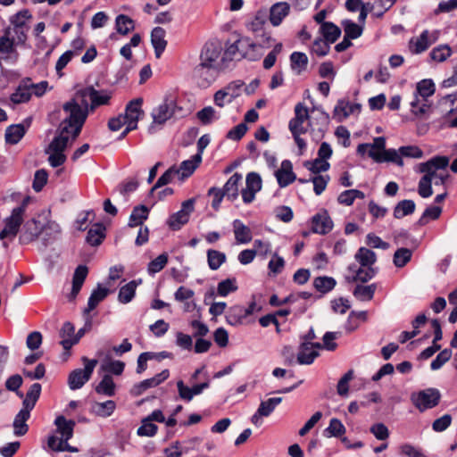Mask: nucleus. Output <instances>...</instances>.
I'll list each match as a JSON object with an SVG mask.
<instances>
[{
  "label": "nucleus",
  "mask_w": 457,
  "mask_h": 457,
  "mask_svg": "<svg viewBox=\"0 0 457 457\" xmlns=\"http://www.w3.org/2000/svg\"><path fill=\"white\" fill-rule=\"evenodd\" d=\"M365 194L358 189H348L343 191L337 197V202L340 204L350 206L353 204L355 199H363Z\"/></svg>",
  "instance_id": "49"
},
{
  "label": "nucleus",
  "mask_w": 457,
  "mask_h": 457,
  "mask_svg": "<svg viewBox=\"0 0 457 457\" xmlns=\"http://www.w3.org/2000/svg\"><path fill=\"white\" fill-rule=\"evenodd\" d=\"M249 316V311H245L242 305H234L226 313V321L232 326L242 324L243 320Z\"/></svg>",
  "instance_id": "30"
},
{
  "label": "nucleus",
  "mask_w": 457,
  "mask_h": 457,
  "mask_svg": "<svg viewBox=\"0 0 457 457\" xmlns=\"http://www.w3.org/2000/svg\"><path fill=\"white\" fill-rule=\"evenodd\" d=\"M27 128L21 123L10 125L5 129V142L10 145H16L25 136Z\"/></svg>",
  "instance_id": "27"
},
{
  "label": "nucleus",
  "mask_w": 457,
  "mask_h": 457,
  "mask_svg": "<svg viewBox=\"0 0 457 457\" xmlns=\"http://www.w3.org/2000/svg\"><path fill=\"white\" fill-rule=\"evenodd\" d=\"M54 425L62 439L70 440L73 436L74 427L76 425L74 420H67L64 416L60 415L56 417Z\"/></svg>",
  "instance_id": "25"
},
{
  "label": "nucleus",
  "mask_w": 457,
  "mask_h": 457,
  "mask_svg": "<svg viewBox=\"0 0 457 457\" xmlns=\"http://www.w3.org/2000/svg\"><path fill=\"white\" fill-rule=\"evenodd\" d=\"M436 92V85L431 79H424L416 84L414 99L411 102V112L416 117H422L430 110L432 104L428 97Z\"/></svg>",
  "instance_id": "2"
},
{
  "label": "nucleus",
  "mask_w": 457,
  "mask_h": 457,
  "mask_svg": "<svg viewBox=\"0 0 457 457\" xmlns=\"http://www.w3.org/2000/svg\"><path fill=\"white\" fill-rule=\"evenodd\" d=\"M80 96L83 99H86L87 96L89 97L91 104L90 109L94 110L100 105L108 104L111 99V94L106 91H98L94 87L90 86L82 90H79L77 93V96Z\"/></svg>",
  "instance_id": "11"
},
{
  "label": "nucleus",
  "mask_w": 457,
  "mask_h": 457,
  "mask_svg": "<svg viewBox=\"0 0 457 457\" xmlns=\"http://www.w3.org/2000/svg\"><path fill=\"white\" fill-rule=\"evenodd\" d=\"M4 227L0 232V239L10 238L12 240L18 234L23 222V214L21 208H13L11 215L4 220Z\"/></svg>",
  "instance_id": "7"
},
{
  "label": "nucleus",
  "mask_w": 457,
  "mask_h": 457,
  "mask_svg": "<svg viewBox=\"0 0 457 457\" xmlns=\"http://www.w3.org/2000/svg\"><path fill=\"white\" fill-rule=\"evenodd\" d=\"M416 204L413 200L404 199L400 201L394 208V217L402 219L407 215H411L415 212Z\"/></svg>",
  "instance_id": "37"
},
{
  "label": "nucleus",
  "mask_w": 457,
  "mask_h": 457,
  "mask_svg": "<svg viewBox=\"0 0 457 457\" xmlns=\"http://www.w3.org/2000/svg\"><path fill=\"white\" fill-rule=\"evenodd\" d=\"M337 285V281L334 278L328 276H320L314 278L313 287L321 294H328L332 291Z\"/></svg>",
  "instance_id": "39"
},
{
  "label": "nucleus",
  "mask_w": 457,
  "mask_h": 457,
  "mask_svg": "<svg viewBox=\"0 0 457 457\" xmlns=\"http://www.w3.org/2000/svg\"><path fill=\"white\" fill-rule=\"evenodd\" d=\"M148 208L144 204H140L138 206L134 207L129 216V226L136 227L142 225L144 220H145L148 218Z\"/></svg>",
  "instance_id": "40"
},
{
  "label": "nucleus",
  "mask_w": 457,
  "mask_h": 457,
  "mask_svg": "<svg viewBox=\"0 0 457 457\" xmlns=\"http://www.w3.org/2000/svg\"><path fill=\"white\" fill-rule=\"evenodd\" d=\"M30 78H26L21 80L15 91L11 95L10 100L15 104L27 103L30 100L32 92L29 91L28 82H30Z\"/></svg>",
  "instance_id": "22"
},
{
  "label": "nucleus",
  "mask_w": 457,
  "mask_h": 457,
  "mask_svg": "<svg viewBox=\"0 0 457 457\" xmlns=\"http://www.w3.org/2000/svg\"><path fill=\"white\" fill-rule=\"evenodd\" d=\"M69 133H62V129H59V135L55 136L53 140L50 142L46 149L45 150L46 154H50V152H57L63 153L66 149L69 142Z\"/></svg>",
  "instance_id": "35"
},
{
  "label": "nucleus",
  "mask_w": 457,
  "mask_h": 457,
  "mask_svg": "<svg viewBox=\"0 0 457 457\" xmlns=\"http://www.w3.org/2000/svg\"><path fill=\"white\" fill-rule=\"evenodd\" d=\"M22 383H23L22 377L19 374H14V375L10 376L6 379L4 386L8 391L14 392L17 396H19L20 398H23L24 397L23 393L19 390L20 387L21 386Z\"/></svg>",
  "instance_id": "58"
},
{
  "label": "nucleus",
  "mask_w": 457,
  "mask_h": 457,
  "mask_svg": "<svg viewBox=\"0 0 457 457\" xmlns=\"http://www.w3.org/2000/svg\"><path fill=\"white\" fill-rule=\"evenodd\" d=\"M179 170H178V168H176V166H171L170 168H169L156 181V183L154 184V186L152 187L151 189V192L156 190L157 188H160L163 186H166L168 185L169 183H170L174 177L176 175H179Z\"/></svg>",
  "instance_id": "57"
},
{
  "label": "nucleus",
  "mask_w": 457,
  "mask_h": 457,
  "mask_svg": "<svg viewBox=\"0 0 457 457\" xmlns=\"http://www.w3.org/2000/svg\"><path fill=\"white\" fill-rule=\"evenodd\" d=\"M32 18L30 12L28 9H23L10 18V22L13 28H29L27 21Z\"/></svg>",
  "instance_id": "56"
},
{
  "label": "nucleus",
  "mask_w": 457,
  "mask_h": 457,
  "mask_svg": "<svg viewBox=\"0 0 457 457\" xmlns=\"http://www.w3.org/2000/svg\"><path fill=\"white\" fill-rule=\"evenodd\" d=\"M220 67L199 62L193 70V78L200 87H210L218 77Z\"/></svg>",
  "instance_id": "5"
},
{
  "label": "nucleus",
  "mask_w": 457,
  "mask_h": 457,
  "mask_svg": "<svg viewBox=\"0 0 457 457\" xmlns=\"http://www.w3.org/2000/svg\"><path fill=\"white\" fill-rule=\"evenodd\" d=\"M207 262L212 270H217L226 262V254L220 251L209 249L207 250Z\"/></svg>",
  "instance_id": "46"
},
{
  "label": "nucleus",
  "mask_w": 457,
  "mask_h": 457,
  "mask_svg": "<svg viewBox=\"0 0 457 457\" xmlns=\"http://www.w3.org/2000/svg\"><path fill=\"white\" fill-rule=\"evenodd\" d=\"M242 180L240 173H234L221 188L227 199L233 202L238 197L239 183Z\"/></svg>",
  "instance_id": "23"
},
{
  "label": "nucleus",
  "mask_w": 457,
  "mask_h": 457,
  "mask_svg": "<svg viewBox=\"0 0 457 457\" xmlns=\"http://www.w3.org/2000/svg\"><path fill=\"white\" fill-rule=\"evenodd\" d=\"M237 288V279L235 278H228L218 284L217 294L220 296L225 297L228 294L236 292Z\"/></svg>",
  "instance_id": "55"
},
{
  "label": "nucleus",
  "mask_w": 457,
  "mask_h": 457,
  "mask_svg": "<svg viewBox=\"0 0 457 457\" xmlns=\"http://www.w3.org/2000/svg\"><path fill=\"white\" fill-rule=\"evenodd\" d=\"M309 118L308 108L303 103L296 104L295 106V117L288 123L290 132L292 134H305L307 129L303 127V122L309 120Z\"/></svg>",
  "instance_id": "9"
},
{
  "label": "nucleus",
  "mask_w": 457,
  "mask_h": 457,
  "mask_svg": "<svg viewBox=\"0 0 457 457\" xmlns=\"http://www.w3.org/2000/svg\"><path fill=\"white\" fill-rule=\"evenodd\" d=\"M452 55V48L447 44L439 45L432 49L429 54L433 61L442 62L447 60Z\"/></svg>",
  "instance_id": "54"
},
{
  "label": "nucleus",
  "mask_w": 457,
  "mask_h": 457,
  "mask_svg": "<svg viewBox=\"0 0 457 457\" xmlns=\"http://www.w3.org/2000/svg\"><path fill=\"white\" fill-rule=\"evenodd\" d=\"M354 258L361 267H371L377 261L375 252L366 247H360L356 252Z\"/></svg>",
  "instance_id": "36"
},
{
  "label": "nucleus",
  "mask_w": 457,
  "mask_h": 457,
  "mask_svg": "<svg viewBox=\"0 0 457 457\" xmlns=\"http://www.w3.org/2000/svg\"><path fill=\"white\" fill-rule=\"evenodd\" d=\"M411 256L412 251L411 249L398 248L394 253L393 262L395 267L403 268L411 261Z\"/></svg>",
  "instance_id": "52"
},
{
  "label": "nucleus",
  "mask_w": 457,
  "mask_h": 457,
  "mask_svg": "<svg viewBox=\"0 0 457 457\" xmlns=\"http://www.w3.org/2000/svg\"><path fill=\"white\" fill-rule=\"evenodd\" d=\"M104 237L105 227L101 223H96L87 231L86 242L92 246H97L102 244Z\"/></svg>",
  "instance_id": "33"
},
{
  "label": "nucleus",
  "mask_w": 457,
  "mask_h": 457,
  "mask_svg": "<svg viewBox=\"0 0 457 457\" xmlns=\"http://www.w3.org/2000/svg\"><path fill=\"white\" fill-rule=\"evenodd\" d=\"M95 406L96 413L100 417L105 418L111 416L113 413L116 408V403L112 400H107L104 403H96Z\"/></svg>",
  "instance_id": "64"
},
{
  "label": "nucleus",
  "mask_w": 457,
  "mask_h": 457,
  "mask_svg": "<svg viewBox=\"0 0 457 457\" xmlns=\"http://www.w3.org/2000/svg\"><path fill=\"white\" fill-rule=\"evenodd\" d=\"M311 222L312 231L316 234L326 235L333 228V221L326 210L312 216Z\"/></svg>",
  "instance_id": "14"
},
{
  "label": "nucleus",
  "mask_w": 457,
  "mask_h": 457,
  "mask_svg": "<svg viewBox=\"0 0 457 457\" xmlns=\"http://www.w3.org/2000/svg\"><path fill=\"white\" fill-rule=\"evenodd\" d=\"M290 5L287 2H278L271 5L270 9V21L277 27L280 25L283 20L289 14Z\"/></svg>",
  "instance_id": "18"
},
{
  "label": "nucleus",
  "mask_w": 457,
  "mask_h": 457,
  "mask_svg": "<svg viewBox=\"0 0 457 457\" xmlns=\"http://www.w3.org/2000/svg\"><path fill=\"white\" fill-rule=\"evenodd\" d=\"M376 289V284H370L368 286L357 285L353 291V295L359 301H370L374 297Z\"/></svg>",
  "instance_id": "43"
},
{
  "label": "nucleus",
  "mask_w": 457,
  "mask_h": 457,
  "mask_svg": "<svg viewBox=\"0 0 457 457\" xmlns=\"http://www.w3.org/2000/svg\"><path fill=\"white\" fill-rule=\"evenodd\" d=\"M30 418V411L21 408L19 412L15 415L12 428L13 434L16 436H22L29 431V425L27 424L28 420Z\"/></svg>",
  "instance_id": "20"
},
{
  "label": "nucleus",
  "mask_w": 457,
  "mask_h": 457,
  "mask_svg": "<svg viewBox=\"0 0 457 457\" xmlns=\"http://www.w3.org/2000/svg\"><path fill=\"white\" fill-rule=\"evenodd\" d=\"M202 162V157L200 154H195L193 156L191 160L183 161L180 163V166L178 170H179V173L181 179H184L186 178L190 177L195 169L198 167L199 163Z\"/></svg>",
  "instance_id": "38"
},
{
  "label": "nucleus",
  "mask_w": 457,
  "mask_h": 457,
  "mask_svg": "<svg viewBox=\"0 0 457 457\" xmlns=\"http://www.w3.org/2000/svg\"><path fill=\"white\" fill-rule=\"evenodd\" d=\"M376 275V270L372 267L363 269L362 267L358 268L355 270V275L352 278H346L348 282L361 281L362 283L368 282L373 278Z\"/></svg>",
  "instance_id": "53"
},
{
  "label": "nucleus",
  "mask_w": 457,
  "mask_h": 457,
  "mask_svg": "<svg viewBox=\"0 0 457 457\" xmlns=\"http://www.w3.org/2000/svg\"><path fill=\"white\" fill-rule=\"evenodd\" d=\"M136 280H131L119 290L118 300L121 303H129L132 301L136 294V288L137 287Z\"/></svg>",
  "instance_id": "45"
},
{
  "label": "nucleus",
  "mask_w": 457,
  "mask_h": 457,
  "mask_svg": "<svg viewBox=\"0 0 457 457\" xmlns=\"http://www.w3.org/2000/svg\"><path fill=\"white\" fill-rule=\"evenodd\" d=\"M77 97L63 104L62 110L67 117L59 126L62 133H71L72 139L79 137L88 115L87 101L81 98V103H79Z\"/></svg>",
  "instance_id": "1"
},
{
  "label": "nucleus",
  "mask_w": 457,
  "mask_h": 457,
  "mask_svg": "<svg viewBox=\"0 0 457 457\" xmlns=\"http://www.w3.org/2000/svg\"><path fill=\"white\" fill-rule=\"evenodd\" d=\"M165 35L166 31L162 27H155L151 32V43L156 58H160L166 48L167 41L165 40Z\"/></svg>",
  "instance_id": "21"
},
{
  "label": "nucleus",
  "mask_w": 457,
  "mask_h": 457,
  "mask_svg": "<svg viewBox=\"0 0 457 457\" xmlns=\"http://www.w3.org/2000/svg\"><path fill=\"white\" fill-rule=\"evenodd\" d=\"M308 345L309 344L307 342H302L299 345L297 363L301 365H311L320 355L318 351L312 350Z\"/></svg>",
  "instance_id": "28"
},
{
  "label": "nucleus",
  "mask_w": 457,
  "mask_h": 457,
  "mask_svg": "<svg viewBox=\"0 0 457 457\" xmlns=\"http://www.w3.org/2000/svg\"><path fill=\"white\" fill-rule=\"evenodd\" d=\"M195 202L194 198L184 201L181 204V209L170 216L167 225L170 229L174 231L179 230L182 226L188 222L190 214L195 210Z\"/></svg>",
  "instance_id": "6"
},
{
  "label": "nucleus",
  "mask_w": 457,
  "mask_h": 457,
  "mask_svg": "<svg viewBox=\"0 0 457 457\" xmlns=\"http://www.w3.org/2000/svg\"><path fill=\"white\" fill-rule=\"evenodd\" d=\"M115 29L120 35H127L135 29V21L125 14H119L115 19Z\"/></svg>",
  "instance_id": "41"
},
{
  "label": "nucleus",
  "mask_w": 457,
  "mask_h": 457,
  "mask_svg": "<svg viewBox=\"0 0 457 457\" xmlns=\"http://www.w3.org/2000/svg\"><path fill=\"white\" fill-rule=\"evenodd\" d=\"M282 402V397H272L262 401L259 405V414L268 417L275 408Z\"/></svg>",
  "instance_id": "59"
},
{
  "label": "nucleus",
  "mask_w": 457,
  "mask_h": 457,
  "mask_svg": "<svg viewBox=\"0 0 457 457\" xmlns=\"http://www.w3.org/2000/svg\"><path fill=\"white\" fill-rule=\"evenodd\" d=\"M409 46L412 54H419L425 52L431 46L429 30L425 29L417 38L412 37L410 40Z\"/></svg>",
  "instance_id": "26"
},
{
  "label": "nucleus",
  "mask_w": 457,
  "mask_h": 457,
  "mask_svg": "<svg viewBox=\"0 0 457 457\" xmlns=\"http://www.w3.org/2000/svg\"><path fill=\"white\" fill-rule=\"evenodd\" d=\"M41 390L42 386L39 383L32 384L22 401V408L31 411L40 397Z\"/></svg>",
  "instance_id": "32"
},
{
  "label": "nucleus",
  "mask_w": 457,
  "mask_h": 457,
  "mask_svg": "<svg viewBox=\"0 0 457 457\" xmlns=\"http://www.w3.org/2000/svg\"><path fill=\"white\" fill-rule=\"evenodd\" d=\"M432 179H430L429 175H423V177L420 179L418 185V193L422 198H428L432 195Z\"/></svg>",
  "instance_id": "63"
},
{
  "label": "nucleus",
  "mask_w": 457,
  "mask_h": 457,
  "mask_svg": "<svg viewBox=\"0 0 457 457\" xmlns=\"http://www.w3.org/2000/svg\"><path fill=\"white\" fill-rule=\"evenodd\" d=\"M168 262V254L163 253L158 255L155 259L152 260L147 266V271L149 274L154 275L160 272Z\"/></svg>",
  "instance_id": "60"
},
{
  "label": "nucleus",
  "mask_w": 457,
  "mask_h": 457,
  "mask_svg": "<svg viewBox=\"0 0 457 457\" xmlns=\"http://www.w3.org/2000/svg\"><path fill=\"white\" fill-rule=\"evenodd\" d=\"M320 32L323 36V39L330 44L335 43L341 36V29L333 22L322 23L320 27Z\"/></svg>",
  "instance_id": "34"
},
{
  "label": "nucleus",
  "mask_w": 457,
  "mask_h": 457,
  "mask_svg": "<svg viewBox=\"0 0 457 457\" xmlns=\"http://www.w3.org/2000/svg\"><path fill=\"white\" fill-rule=\"evenodd\" d=\"M222 52L221 43L218 40H211L204 44L200 54V62L214 64L220 67L218 60Z\"/></svg>",
  "instance_id": "8"
},
{
  "label": "nucleus",
  "mask_w": 457,
  "mask_h": 457,
  "mask_svg": "<svg viewBox=\"0 0 457 457\" xmlns=\"http://www.w3.org/2000/svg\"><path fill=\"white\" fill-rule=\"evenodd\" d=\"M88 274V268L86 265L80 264L79 265L73 273L72 277V287L71 292L69 295V299L71 301L74 300L79 295L81 287L87 278Z\"/></svg>",
  "instance_id": "17"
},
{
  "label": "nucleus",
  "mask_w": 457,
  "mask_h": 457,
  "mask_svg": "<svg viewBox=\"0 0 457 457\" xmlns=\"http://www.w3.org/2000/svg\"><path fill=\"white\" fill-rule=\"evenodd\" d=\"M196 117L204 125H209L214 120L219 119V116H216V111L212 106H206L198 111Z\"/></svg>",
  "instance_id": "61"
},
{
  "label": "nucleus",
  "mask_w": 457,
  "mask_h": 457,
  "mask_svg": "<svg viewBox=\"0 0 457 457\" xmlns=\"http://www.w3.org/2000/svg\"><path fill=\"white\" fill-rule=\"evenodd\" d=\"M96 392L106 396H113L115 395V384L112 378L106 374L96 386Z\"/></svg>",
  "instance_id": "48"
},
{
  "label": "nucleus",
  "mask_w": 457,
  "mask_h": 457,
  "mask_svg": "<svg viewBox=\"0 0 457 457\" xmlns=\"http://www.w3.org/2000/svg\"><path fill=\"white\" fill-rule=\"evenodd\" d=\"M43 230V224L36 218L27 220L21 231L19 242L21 245H28L35 241Z\"/></svg>",
  "instance_id": "10"
},
{
  "label": "nucleus",
  "mask_w": 457,
  "mask_h": 457,
  "mask_svg": "<svg viewBox=\"0 0 457 457\" xmlns=\"http://www.w3.org/2000/svg\"><path fill=\"white\" fill-rule=\"evenodd\" d=\"M143 100L142 98H136L130 101L125 109V113L123 118L129 120H139L140 116L144 114V112L141 109Z\"/></svg>",
  "instance_id": "44"
},
{
  "label": "nucleus",
  "mask_w": 457,
  "mask_h": 457,
  "mask_svg": "<svg viewBox=\"0 0 457 457\" xmlns=\"http://www.w3.org/2000/svg\"><path fill=\"white\" fill-rule=\"evenodd\" d=\"M61 233L60 225L53 220L48 221L46 224H43L42 241L45 246L53 244L59 237Z\"/></svg>",
  "instance_id": "24"
},
{
  "label": "nucleus",
  "mask_w": 457,
  "mask_h": 457,
  "mask_svg": "<svg viewBox=\"0 0 457 457\" xmlns=\"http://www.w3.org/2000/svg\"><path fill=\"white\" fill-rule=\"evenodd\" d=\"M345 427L342 421L337 418H332L328 427L324 430V435L327 437H341L345 434Z\"/></svg>",
  "instance_id": "50"
},
{
  "label": "nucleus",
  "mask_w": 457,
  "mask_h": 457,
  "mask_svg": "<svg viewBox=\"0 0 457 457\" xmlns=\"http://www.w3.org/2000/svg\"><path fill=\"white\" fill-rule=\"evenodd\" d=\"M368 156L377 163L393 162L399 167H403L404 164L399 149L389 148L386 149L384 152L369 151Z\"/></svg>",
  "instance_id": "13"
},
{
  "label": "nucleus",
  "mask_w": 457,
  "mask_h": 457,
  "mask_svg": "<svg viewBox=\"0 0 457 457\" xmlns=\"http://www.w3.org/2000/svg\"><path fill=\"white\" fill-rule=\"evenodd\" d=\"M240 47V58H245L250 61H256L260 58L261 54L256 53L257 44L251 40L248 37H242L237 40Z\"/></svg>",
  "instance_id": "16"
},
{
  "label": "nucleus",
  "mask_w": 457,
  "mask_h": 457,
  "mask_svg": "<svg viewBox=\"0 0 457 457\" xmlns=\"http://www.w3.org/2000/svg\"><path fill=\"white\" fill-rule=\"evenodd\" d=\"M308 65V56L302 52H293L290 55V66L297 74L305 71Z\"/></svg>",
  "instance_id": "42"
},
{
  "label": "nucleus",
  "mask_w": 457,
  "mask_h": 457,
  "mask_svg": "<svg viewBox=\"0 0 457 457\" xmlns=\"http://www.w3.org/2000/svg\"><path fill=\"white\" fill-rule=\"evenodd\" d=\"M15 38L9 37V29L4 35L0 37V53L6 54L5 60H12L15 62L18 60L19 53L15 49Z\"/></svg>",
  "instance_id": "19"
},
{
  "label": "nucleus",
  "mask_w": 457,
  "mask_h": 457,
  "mask_svg": "<svg viewBox=\"0 0 457 457\" xmlns=\"http://www.w3.org/2000/svg\"><path fill=\"white\" fill-rule=\"evenodd\" d=\"M232 226L235 238L238 244H247L252 240L253 237L250 228L245 225L240 220H235Z\"/></svg>",
  "instance_id": "29"
},
{
  "label": "nucleus",
  "mask_w": 457,
  "mask_h": 457,
  "mask_svg": "<svg viewBox=\"0 0 457 457\" xmlns=\"http://www.w3.org/2000/svg\"><path fill=\"white\" fill-rule=\"evenodd\" d=\"M109 289L106 287H103L101 284L97 285V287L95 288L87 301V307L85 309L84 312L88 314L91 311H93L102 301H104L109 294Z\"/></svg>",
  "instance_id": "31"
},
{
  "label": "nucleus",
  "mask_w": 457,
  "mask_h": 457,
  "mask_svg": "<svg viewBox=\"0 0 457 457\" xmlns=\"http://www.w3.org/2000/svg\"><path fill=\"white\" fill-rule=\"evenodd\" d=\"M453 352L449 348L442 350L436 357L431 361L430 368L432 370L441 369L452 357Z\"/></svg>",
  "instance_id": "62"
},
{
  "label": "nucleus",
  "mask_w": 457,
  "mask_h": 457,
  "mask_svg": "<svg viewBox=\"0 0 457 457\" xmlns=\"http://www.w3.org/2000/svg\"><path fill=\"white\" fill-rule=\"evenodd\" d=\"M82 361L85 364L84 369H76L72 370L68 378V384L71 390L81 388L91 378L95 367L98 361L96 359H88L82 357Z\"/></svg>",
  "instance_id": "4"
},
{
  "label": "nucleus",
  "mask_w": 457,
  "mask_h": 457,
  "mask_svg": "<svg viewBox=\"0 0 457 457\" xmlns=\"http://www.w3.org/2000/svg\"><path fill=\"white\" fill-rule=\"evenodd\" d=\"M275 177L280 187H286L296 180L292 162L289 160H284L280 168L275 171Z\"/></svg>",
  "instance_id": "15"
},
{
  "label": "nucleus",
  "mask_w": 457,
  "mask_h": 457,
  "mask_svg": "<svg viewBox=\"0 0 457 457\" xmlns=\"http://www.w3.org/2000/svg\"><path fill=\"white\" fill-rule=\"evenodd\" d=\"M266 25V15L262 12H258L254 18L247 23L246 27L248 30L253 32L255 34V37H257V34H261L265 29Z\"/></svg>",
  "instance_id": "51"
},
{
  "label": "nucleus",
  "mask_w": 457,
  "mask_h": 457,
  "mask_svg": "<svg viewBox=\"0 0 457 457\" xmlns=\"http://www.w3.org/2000/svg\"><path fill=\"white\" fill-rule=\"evenodd\" d=\"M178 108L173 99H165L157 108L154 109L152 112L153 122L156 124H163L170 119L176 112Z\"/></svg>",
  "instance_id": "12"
},
{
  "label": "nucleus",
  "mask_w": 457,
  "mask_h": 457,
  "mask_svg": "<svg viewBox=\"0 0 457 457\" xmlns=\"http://www.w3.org/2000/svg\"><path fill=\"white\" fill-rule=\"evenodd\" d=\"M341 24L345 31V36L351 40L360 37L363 32V26L353 22L352 20H344Z\"/></svg>",
  "instance_id": "47"
},
{
  "label": "nucleus",
  "mask_w": 457,
  "mask_h": 457,
  "mask_svg": "<svg viewBox=\"0 0 457 457\" xmlns=\"http://www.w3.org/2000/svg\"><path fill=\"white\" fill-rule=\"evenodd\" d=\"M441 397L442 395L437 388L428 387L411 393L410 400L420 412H424L437 406L441 401Z\"/></svg>",
  "instance_id": "3"
}]
</instances>
